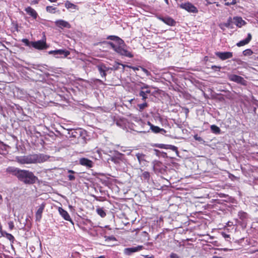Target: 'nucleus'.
Wrapping results in <instances>:
<instances>
[{"label":"nucleus","instance_id":"nucleus-1","mask_svg":"<svg viewBox=\"0 0 258 258\" xmlns=\"http://www.w3.org/2000/svg\"><path fill=\"white\" fill-rule=\"evenodd\" d=\"M49 155L44 154H32L25 156H17L16 161L21 164L41 163L47 161Z\"/></svg>","mask_w":258,"mask_h":258},{"label":"nucleus","instance_id":"nucleus-2","mask_svg":"<svg viewBox=\"0 0 258 258\" xmlns=\"http://www.w3.org/2000/svg\"><path fill=\"white\" fill-rule=\"evenodd\" d=\"M107 39L114 41V42H108V44L115 52L121 55L125 56L129 58L133 57V55L130 51L124 48L123 47L125 44L121 38L116 36L110 35L107 37Z\"/></svg>","mask_w":258,"mask_h":258},{"label":"nucleus","instance_id":"nucleus-3","mask_svg":"<svg viewBox=\"0 0 258 258\" xmlns=\"http://www.w3.org/2000/svg\"><path fill=\"white\" fill-rule=\"evenodd\" d=\"M18 179L25 184H33L37 180V177L33 172L27 170L20 169L17 176Z\"/></svg>","mask_w":258,"mask_h":258},{"label":"nucleus","instance_id":"nucleus-4","mask_svg":"<svg viewBox=\"0 0 258 258\" xmlns=\"http://www.w3.org/2000/svg\"><path fill=\"white\" fill-rule=\"evenodd\" d=\"M31 45L33 47L38 50L45 49L48 47L45 38L37 41H31Z\"/></svg>","mask_w":258,"mask_h":258},{"label":"nucleus","instance_id":"nucleus-5","mask_svg":"<svg viewBox=\"0 0 258 258\" xmlns=\"http://www.w3.org/2000/svg\"><path fill=\"white\" fill-rule=\"evenodd\" d=\"M49 54L53 55L55 57H66L70 54V52L64 49L51 50L48 52Z\"/></svg>","mask_w":258,"mask_h":258},{"label":"nucleus","instance_id":"nucleus-6","mask_svg":"<svg viewBox=\"0 0 258 258\" xmlns=\"http://www.w3.org/2000/svg\"><path fill=\"white\" fill-rule=\"evenodd\" d=\"M228 79L230 81L237 83H239L243 85H246V81L241 76L234 74H230L228 75Z\"/></svg>","mask_w":258,"mask_h":258},{"label":"nucleus","instance_id":"nucleus-7","mask_svg":"<svg viewBox=\"0 0 258 258\" xmlns=\"http://www.w3.org/2000/svg\"><path fill=\"white\" fill-rule=\"evenodd\" d=\"M69 134L70 135L71 137L75 138H79L82 137L84 138L83 135L85 134V131L81 128H78L76 130H71L69 132Z\"/></svg>","mask_w":258,"mask_h":258},{"label":"nucleus","instance_id":"nucleus-8","mask_svg":"<svg viewBox=\"0 0 258 258\" xmlns=\"http://www.w3.org/2000/svg\"><path fill=\"white\" fill-rule=\"evenodd\" d=\"M180 7L185 10L189 13H196L198 12V9L192 4L190 3H186L182 4L180 5Z\"/></svg>","mask_w":258,"mask_h":258},{"label":"nucleus","instance_id":"nucleus-9","mask_svg":"<svg viewBox=\"0 0 258 258\" xmlns=\"http://www.w3.org/2000/svg\"><path fill=\"white\" fill-rule=\"evenodd\" d=\"M97 68L101 76L106 78L107 73L110 71L109 67H107L104 63H101L97 65ZM105 80H106V79H105Z\"/></svg>","mask_w":258,"mask_h":258},{"label":"nucleus","instance_id":"nucleus-10","mask_svg":"<svg viewBox=\"0 0 258 258\" xmlns=\"http://www.w3.org/2000/svg\"><path fill=\"white\" fill-rule=\"evenodd\" d=\"M143 248V246L142 245H139L136 247L125 248L123 250V253L125 255H130L134 252L141 250Z\"/></svg>","mask_w":258,"mask_h":258},{"label":"nucleus","instance_id":"nucleus-11","mask_svg":"<svg viewBox=\"0 0 258 258\" xmlns=\"http://www.w3.org/2000/svg\"><path fill=\"white\" fill-rule=\"evenodd\" d=\"M215 54L222 60H226L233 56V53L231 52H216Z\"/></svg>","mask_w":258,"mask_h":258},{"label":"nucleus","instance_id":"nucleus-12","mask_svg":"<svg viewBox=\"0 0 258 258\" xmlns=\"http://www.w3.org/2000/svg\"><path fill=\"white\" fill-rule=\"evenodd\" d=\"M79 164L88 168L92 167L94 164L92 161L86 158H81L79 159Z\"/></svg>","mask_w":258,"mask_h":258},{"label":"nucleus","instance_id":"nucleus-13","mask_svg":"<svg viewBox=\"0 0 258 258\" xmlns=\"http://www.w3.org/2000/svg\"><path fill=\"white\" fill-rule=\"evenodd\" d=\"M148 124L150 126L151 130L155 134L161 133V134L164 135L166 133V131L164 128H161L157 126H155L149 121L148 122Z\"/></svg>","mask_w":258,"mask_h":258},{"label":"nucleus","instance_id":"nucleus-14","mask_svg":"<svg viewBox=\"0 0 258 258\" xmlns=\"http://www.w3.org/2000/svg\"><path fill=\"white\" fill-rule=\"evenodd\" d=\"M55 25L61 28H70L71 26L69 22L63 20H58L55 22Z\"/></svg>","mask_w":258,"mask_h":258},{"label":"nucleus","instance_id":"nucleus-15","mask_svg":"<svg viewBox=\"0 0 258 258\" xmlns=\"http://www.w3.org/2000/svg\"><path fill=\"white\" fill-rule=\"evenodd\" d=\"M20 170V169L12 166H9L6 169V172L7 173L11 174L13 175H15L17 177L18 176Z\"/></svg>","mask_w":258,"mask_h":258},{"label":"nucleus","instance_id":"nucleus-16","mask_svg":"<svg viewBox=\"0 0 258 258\" xmlns=\"http://www.w3.org/2000/svg\"><path fill=\"white\" fill-rule=\"evenodd\" d=\"M45 207V204H42L40 206L38 209L37 210L35 217H36V221H39L42 217V214L43 213V211L44 210Z\"/></svg>","mask_w":258,"mask_h":258},{"label":"nucleus","instance_id":"nucleus-17","mask_svg":"<svg viewBox=\"0 0 258 258\" xmlns=\"http://www.w3.org/2000/svg\"><path fill=\"white\" fill-rule=\"evenodd\" d=\"M58 211L60 215L64 218V219L72 222L69 213L66 210H63L61 208H59Z\"/></svg>","mask_w":258,"mask_h":258},{"label":"nucleus","instance_id":"nucleus-18","mask_svg":"<svg viewBox=\"0 0 258 258\" xmlns=\"http://www.w3.org/2000/svg\"><path fill=\"white\" fill-rule=\"evenodd\" d=\"M252 36L250 33H248L247 34V37L246 39L240 41L236 44V45L238 47H241L244 46L246 44H247L251 40Z\"/></svg>","mask_w":258,"mask_h":258},{"label":"nucleus","instance_id":"nucleus-19","mask_svg":"<svg viewBox=\"0 0 258 258\" xmlns=\"http://www.w3.org/2000/svg\"><path fill=\"white\" fill-rule=\"evenodd\" d=\"M233 23L238 27H241L245 24V22L241 17H236L233 18Z\"/></svg>","mask_w":258,"mask_h":258},{"label":"nucleus","instance_id":"nucleus-20","mask_svg":"<svg viewBox=\"0 0 258 258\" xmlns=\"http://www.w3.org/2000/svg\"><path fill=\"white\" fill-rule=\"evenodd\" d=\"M26 13L31 16L33 19H36L37 17L36 12L30 7H28L25 9Z\"/></svg>","mask_w":258,"mask_h":258},{"label":"nucleus","instance_id":"nucleus-21","mask_svg":"<svg viewBox=\"0 0 258 258\" xmlns=\"http://www.w3.org/2000/svg\"><path fill=\"white\" fill-rule=\"evenodd\" d=\"M160 19L165 24L169 26H174L175 24V21L170 17H164L160 18Z\"/></svg>","mask_w":258,"mask_h":258},{"label":"nucleus","instance_id":"nucleus-22","mask_svg":"<svg viewBox=\"0 0 258 258\" xmlns=\"http://www.w3.org/2000/svg\"><path fill=\"white\" fill-rule=\"evenodd\" d=\"M97 214L100 215L102 218L106 216V214L103 208H97L96 209Z\"/></svg>","mask_w":258,"mask_h":258},{"label":"nucleus","instance_id":"nucleus-23","mask_svg":"<svg viewBox=\"0 0 258 258\" xmlns=\"http://www.w3.org/2000/svg\"><path fill=\"white\" fill-rule=\"evenodd\" d=\"M65 7L67 9H78L77 6L71 3L68 1L66 2Z\"/></svg>","mask_w":258,"mask_h":258},{"label":"nucleus","instance_id":"nucleus-24","mask_svg":"<svg viewBox=\"0 0 258 258\" xmlns=\"http://www.w3.org/2000/svg\"><path fill=\"white\" fill-rule=\"evenodd\" d=\"M122 63L115 62L112 67H109L110 71H116L119 69V66H122Z\"/></svg>","mask_w":258,"mask_h":258},{"label":"nucleus","instance_id":"nucleus-25","mask_svg":"<svg viewBox=\"0 0 258 258\" xmlns=\"http://www.w3.org/2000/svg\"><path fill=\"white\" fill-rule=\"evenodd\" d=\"M211 130L215 134H219L221 131L220 128L215 125H212L211 126Z\"/></svg>","mask_w":258,"mask_h":258},{"label":"nucleus","instance_id":"nucleus-26","mask_svg":"<svg viewBox=\"0 0 258 258\" xmlns=\"http://www.w3.org/2000/svg\"><path fill=\"white\" fill-rule=\"evenodd\" d=\"M46 10L49 13L54 14L56 12V8L53 6H47Z\"/></svg>","mask_w":258,"mask_h":258},{"label":"nucleus","instance_id":"nucleus-27","mask_svg":"<svg viewBox=\"0 0 258 258\" xmlns=\"http://www.w3.org/2000/svg\"><path fill=\"white\" fill-rule=\"evenodd\" d=\"M68 172L70 173L68 176L69 180L70 181L74 180L76 177L73 174L75 173V172L72 170H69Z\"/></svg>","mask_w":258,"mask_h":258},{"label":"nucleus","instance_id":"nucleus-28","mask_svg":"<svg viewBox=\"0 0 258 258\" xmlns=\"http://www.w3.org/2000/svg\"><path fill=\"white\" fill-rule=\"evenodd\" d=\"M166 149H170L173 151H175L177 155L178 154V151L177 150V148L173 145H167Z\"/></svg>","mask_w":258,"mask_h":258},{"label":"nucleus","instance_id":"nucleus-29","mask_svg":"<svg viewBox=\"0 0 258 258\" xmlns=\"http://www.w3.org/2000/svg\"><path fill=\"white\" fill-rule=\"evenodd\" d=\"M139 95L142 98V99L144 101L148 98V95L143 90L140 91Z\"/></svg>","mask_w":258,"mask_h":258},{"label":"nucleus","instance_id":"nucleus-30","mask_svg":"<svg viewBox=\"0 0 258 258\" xmlns=\"http://www.w3.org/2000/svg\"><path fill=\"white\" fill-rule=\"evenodd\" d=\"M233 23L232 19L231 17H229L227 20V22L225 23L223 25L225 27L227 28H231V25Z\"/></svg>","mask_w":258,"mask_h":258},{"label":"nucleus","instance_id":"nucleus-31","mask_svg":"<svg viewBox=\"0 0 258 258\" xmlns=\"http://www.w3.org/2000/svg\"><path fill=\"white\" fill-rule=\"evenodd\" d=\"M111 161L114 163L115 164L118 165H119L120 163L122 162L121 159L116 157H112L111 158Z\"/></svg>","mask_w":258,"mask_h":258},{"label":"nucleus","instance_id":"nucleus-32","mask_svg":"<svg viewBox=\"0 0 258 258\" xmlns=\"http://www.w3.org/2000/svg\"><path fill=\"white\" fill-rule=\"evenodd\" d=\"M145 156V155L141 153H138L136 154V157L138 159V160L140 163H141V161L144 160V157Z\"/></svg>","mask_w":258,"mask_h":258},{"label":"nucleus","instance_id":"nucleus-33","mask_svg":"<svg viewBox=\"0 0 258 258\" xmlns=\"http://www.w3.org/2000/svg\"><path fill=\"white\" fill-rule=\"evenodd\" d=\"M142 177L145 180H149L150 178V173L147 171H145L142 175Z\"/></svg>","mask_w":258,"mask_h":258},{"label":"nucleus","instance_id":"nucleus-34","mask_svg":"<svg viewBox=\"0 0 258 258\" xmlns=\"http://www.w3.org/2000/svg\"><path fill=\"white\" fill-rule=\"evenodd\" d=\"M253 52L250 49H247L243 51V54L245 56H249Z\"/></svg>","mask_w":258,"mask_h":258},{"label":"nucleus","instance_id":"nucleus-35","mask_svg":"<svg viewBox=\"0 0 258 258\" xmlns=\"http://www.w3.org/2000/svg\"><path fill=\"white\" fill-rule=\"evenodd\" d=\"M138 106L139 108V110L142 111L145 108L148 106V104L146 102H144L142 104H138Z\"/></svg>","mask_w":258,"mask_h":258},{"label":"nucleus","instance_id":"nucleus-36","mask_svg":"<svg viewBox=\"0 0 258 258\" xmlns=\"http://www.w3.org/2000/svg\"><path fill=\"white\" fill-rule=\"evenodd\" d=\"M125 67H127L132 69L135 71L139 70V68L135 67H132L128 65L122 64V72H124Z\"/></svg>","mask_w":258,"mask_h":258},{"label":"nucleus","instance_id":"nucleus-37","mask_svg":"<svg viewBox=\"0 0 258 258\" xmlns=\"http://www.w3.org/2000/svg\"><path fill=\"white\" fill-rule=\"evenodd\" d=\"M6 237L8 239L12 242H13L15 239L14 237L11 234L8 233H6Z\"/></svg>","mask_w":258,"mask_h":258},{"label":"nucleus","instance_id":"nucleus-38","mask_svg":"<svg viewBox=\"0 0 258 258\" xmlns=\"http://www.w3.org/2000/svg\"><path fill=\"white\" fill-rule=\"evenodd\" d=\"M142 70L146 74L147 76L150 75V73L146 69L141 67Z\"/></svg>","mask_w":258,"mask_h":258},{"label":"nucleus","instance_id":"nucleus-39","mask_svg":"<svg viewBox=\"0 0 258 258\" xmlns=\"http://www.w3.org/2000/svg\"><path fill=\"white\" fill-rule=\"evenodd\" d=\"M22 42H24L27 46H29L30 43L31 44V42H30L27 39H22Z\"/></svg>","mask_w":258,"mask_h":258},{"label":"nucleus","instance_id":"nucleus-40","mask_svg":"<svg viewBox=\"0 0 258 258\" xmlns=\"http://www.w3.org/2000/svg\"><path fill=\"white\" fill-rule=\"evenodd\" d=\"M166 145H165V144H158V145H157V147H158L159 148L165 149H166Z\"/></svg>","mask_w":258,"mask_h":258},{"label":"nucleus","instance_id":"nucleus-41","mask_svg":"<svg viewBox=\"0 0 258 258\" xmlns=\"http://www.w3.org/2000/svg\"><path fill=\"white\" fill-rule=\"evenodd\" d=\"M170 258H179V256L175 253H171L170 255Z\"/></svg>","mask_w":258,"mask_h":258},{"label":"nucleus","instance_id":"nucleus-42","mask_svg":"<svg viewBox=\"0 0 258 258\" xmlns=\"http://www.w3.org/2000/svg\"><path fill=\"white\" fill-rule=\"evenodd\" d=\"M105 238L106 240H116V238L114 236L105 237Z\"/></svg>","mask_w":258,"mask_h":258},{"label":"nucleus","instance_id":"nucleus-43","mask_svg":"<svg viewBox=\"0 0 258 258\" xmlns=\"http://www.w3.org/2000/svg\"><path fill=\"white\" fill-rule=\"evenodd\" d=\"M8 224H9V227L10 229L11 230L13 229V228L14 227L13 222H9Z\"/></svg>","mask_w":258,"mask_h":258},{"label":"nucleus","instance_id":"nucleus-44","mask_svg":"<svg viewBox=\"0 0 258 258\" xmlns=\"http://www.w3.org/2000/svg\"><path fill=\"white\" fill-rule=\"evenodd\" d=\"M39 0H33L30 2L31 5L37 4L39 3Z\"/></svg>","mask_w":258,"mask_h":258},{"label":"nucleus","instance_id":"nucleus-45","mask_svg":"<svg viewBox=\"0 0 258 258\" xmlns=\"http://www.w3.org/2000/svg\"><path fill=\"white\" fill-rule=\"evenodd\" d=\"M148 88H149V86L147 85H145V84H144L143 86L141 87V90H143V89H148Z\"/></svg>","mask_w":258,"mask_h":258},{"label":"nucleus","instance_id":"nucleus-46","mask_svg":"<svg viewBox=\"0 0 258 258\" xmlns=\"http://www.w3.org/2000/svg\"><path fill=\"white\" fill-rule=\"evenodd\" d=\"M212 69H217L218 70H219L220 69H221V67H218V66H212Z\"/></svg>","mask_w":258,"mask_h":258},{"label":"nucleus","instance_id":"nucleus-47","mask_svg":"<svg viewBox=\"0 0 258 258\" xmlns=\"http://www.w3.org/2000/svg\"><path fill=\"white\" fill-rule=\"evenodd\" d=\"M144 92L148 95V94H150L151 93V90L147 89L146 91H144Z\"/></svg>","mask_w":258,"mask_h":258},{"label":"nucleus","instance_id":"nucleus-48","mask_svg":"<svg viewBox=\"0 0 258 258\" xmlns=\"http://www.w3.org/2000/svg\"><path fill=\"white\" fill-rule=\"evenodd\" d=\"M236 0H232L231 4L232 5L236 4Z\"/></svg>","mask_w":258,"mask_h":258},{"label":"nucleus","instance_id":"nucleus-49","mask_svg":"<svg viewBox=\"0 0 258 258\" xmlns=\"http://www.w3.org/2000/svg\"><path fill=\"white\" fill-rule=\"evenodd\" d=\"M229 236H229V235H228V234H224V237L225 238H228V237H229Z\"/></svg>","mask_w":258,"mask_h":258},{"label":"nucleus","instance_id":"nucleus-50","mask_svg":"<svg viewBox=\"0 0 258 258\" xmlns=\"http://www.w3.org/2000/svg\"><path fill=\"white\" fill-rule=\"evenodd\" d=\"M232 5L231 3L227 2V3H225V5H226V6H230V5Z\"/></svg>","mask_w":258,"mask_h":258},{"label":"nucleus","instance_id":"nucleus-51","mask_svg":"<svg viewBox=\"0 0 258 258\" xmlns=\"http://www.w3.org/2000/svg\"><path fill=\"white\" fill-rule=\"evenodd\" d=\"M93 258H105V256L104 255H101L99 257H93Z\"/></svg>","mask_w":258,"mask_h":258},{"label":"nucleus","instance_id":"nucleus-52","mask_svg":"<svg viewBox=\"0 0 258 258\" xmlns=\"http://www.w3.org/2000/svg\"><path fill=\"white\" fill-rule=\"evenodd\" d=\"M49 1H50V2H56L57 0H48Z\"/></svg>","mask_w":258,"mask_h":258},{"label":"nucleus","instance_id":"nucleus-53","mask_svg":"<svg viewBox=\"0 0 258 258\" xmlns=\"http://www.w3.org/2000/svg\"><path fill=\"white\" fill-rule=\"evenodd\" d=\"M224 251H227L228 250V248H223V249Z\"/></svg>","mask_w":258,"mask_h":258},{"label":"nucleus","instance_id":"nucleus-54","mask_svg":"<svg viewBox=\"0 0 258 258\" xmlns=\"http://www.w3.org/2000/svg\"><path fill=\"white\" fill-rule=\"evenodd\" d=\"M166 2V3L168 5L169 4V3H168V0H164Z\"/></svg>","mask_w":258,"mask_h":258},{"label":"nucleus","instance_id":"nucleus-55","mask_svg":"<svg viewBox=\"0 0 258 258\" xmlns=\"http://www.w3.org/2000/svg\"><path fill=\"white\" fill-rule=\"evenodd\" d=\"M2 196L1 195H0V200H2Z\"/></svg>","mask_w":258,"mask_h":258},{"label":"nucleus","instance_id":"nucleus-56","mask_svg":"<svg viewBox=\"0 0 258 258\" xmlns=\"http://www.w3.org/2000/svg\"><path fill=\"white\" fill-rule=\"evenodd\" d=\"M186 112H188V109H186Z\"/></svg>","mask_w":258,"mask_h":258},{"label":"nucleus","instance_id":"nucleus-57","mask_svg":"<svg viewBox=\"0 0 258 258\" xmlns=\"http://www.w3.org/2000/svg\"><path fill=\"white\" fill-rule=\"evenodd\" d=\"M227 0H224V1H226Z\"/></svg>","mask_w":258,"mask_h":258}]
</instances>
